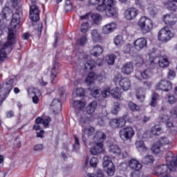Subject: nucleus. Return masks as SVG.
<instances>
[{"label":"nucleus","instance_id":"nucleus-1","mask_svg":"<svg viewBox=\"0 0 177 177\" xmlns=\"http://www.w3.org/2000/svg\"><path fill=\"white\" fill-rule=\"evenodd\" d=\"M167 165H162L155 167V175L161 176L164 174H169L175 171V167H177V156H174L172 151H169L165 156Z\"/></svg>","mask_w":177,"mask_h":177},{"label":"nucleus","instance_id":"nucleus-2","mask_svg":"<svg viewBox=\"0 0 177 177\" xmlns=\"http://www.w3.org/2000/svg\"><path fill=\"white\" fill-rule=\"evenodd\" d=\"M138 24L142 34H147L153 30V21L146 17H142Z\"/></svg>","mask_w":177,"mask_h":177},{"label":"nucleus","instance_id":"nucleus-3","mask_svg":"<svg viewBox=\"0 0 177 177\" xmlns=\"http://www.w3.org/2000/svg\"><path fill=\"white\" fill-rule=\"evenodd\" d=\"M17 37H19L17 30L8 28L7 41L4 44L5 48L8 49V50H12L13 49V45L16 42V39H17Z\"/></svg>","mask_w":177,"mask_h":177},{"label":"nucleus","instance_id":"nucleus-4","mask_svg":"<svg viewBox=\"0 0 177 177\" xmlns=\"http://www.w3.org/2000/svg\"><path fill=\"white\" fill-rule=\"evenodd\" d=\"M135 136V130L131 127H126L121 129L119 131V136L124 142L131 140Z\"/></svg>","mask_w":177,"mask_h":177},{"label":"nucleus","instance_id":"nucleus-5","mask_svg":"<svg viewBox=\"0 0 177 177\" xmlns=\"http://www.w3.org/2000/svg\"><path fill=\"white\" fill-rule=\"evenodd\" d=\"M37 1L38 0H31L29 17L32 21H38V20H39V8L37 6Z\"/></svg>","mask_w":177,"mask_h":177},{"label":"nucleus","instance_id":"nucleus-6","mask_svg":"<svg viewBox=\"0 0 177 177\" xmlns=\"http://www.w3.org/2000/svg\"><path fill=\"white\" fill-rule=\"evenodd\" d=\"M172 37H174V34L167 27L162 28L158 35V38L161 42H168Z\"/></svg>","mask_w":177,"mask_h":177},{"label":"nucleus","instance_id":"nucleus-7","mask_svg":"<svg viewBox=\"0 0 177 177\" xmlns=\"http://www.w3.org/2000/svg\"><path fill=\"white\" fill-rule=\"evenodd\" d=\"M160 50H156L155 51H152L149 54V58L148 59V66L150 70H154L156 67H157V59L160 57Z\"/></svg>","mask_w":177,"mask_h":177},{"label":"nucleus","instance_id":"nucleus-8","mask_svg":"<svg viewBox=\"0 0 177 177\" xmlns=\"http://www.w3.org/2000/svg\"><path fill=\"white\" fill-rule=\"evenodd\" d=\"M156 89L157 91H164V92H169L172 89V83L168 80H160L156 85Z\"/></svg>","mask_w":177,"mask_h":177},{"label":"nucleus","instance_id":"nucleus-9","mask_svg":"<svg viewBox=\"0 0 177 177\" xmlns=\"http://www.w3.org/2000/svg\"><path fill=\"white\" fill-rule=\"evenodd\" d=\"M118 91V88H115L110 91V88L107 87L103 88L102 95L103 97H109V96L111 95V96L115 97V99H120V97H121V93H120Z\"/></svg>","mask_w":177,"mask_h":177},{"label":"nucleus","instance_id":"nucleus-10","mask_svg":"<svg viewBox=\"0 0 177 177\" xmlns=\"http://www.w3.org/2000/svg\"><path fill=\"white\" fill-rule=\"evenodd\" d=\"M163 21L167 27L171 28L176 24V15H174L173 13L167 14L163 16Z\"/></svg>","mask_w":177,"mask_h":177},{"label":"nucleus","instance_id":"nucleus-11","mask_svg":"<svg viewBox=\"0 0 177 177\" xmlns=\"http://www.w3.org/2000/svg\"><path fill=\"white\" fill-rule=\"evenodd\" d=\"M12 19L10 24V28L8 29L11 30H19L20 28V15L15 12L12 15Z\"/></svg>","mask_w":177,"mask_h":177},{"label":"nucleus","instance_id":"nucleus-12","mask_svg":"<svg viewBox=\"0 0 177 177\" xmlns=\"http://www.w3.org/2000/svg\"><path fill=\"white\" fill-rule=\"evenodd\" d=\"M109 151L115 156H121L122 158H127V157H128V152L126 151H121V149L116 145H110Z\"/></svg>","mask_w":177,"mask_h":177},{"label":"nucleus","instance_id":"nucleus-13","mask_svg":"<svg viewBox=\"0 0 177 177\" xmlns=\"http://www.w3.org/2000/svg\"><path fill=\"white\" fill-rule=\"evenodd\" d=\"M138 15L139 10L133 7L128 8L124 12V17L127 20H135Z\"/></svg>","mask_w":177,"mask_h":177},{"label":"nucleus","instance_id":"nucleus-14","mask_svg":"<svg viewBox=\"0 0 177 177\" xmlns=\"http://www.w3.org/2000/svg\"><path fill=\"white\" fill-rule=\"evenodd\" d=\"M15 83V80L13 79H10L5 84L4 86V93L2 91L0 92L1 96H2L3 100H5L8 95L10 93V91H12V86H13V84Z\"/></svg>","mask_w":177,"mask_h":177},{"label":"nucleus","instance_id":"nucleus-15","mask_svg":"<svg viewBox=\"0 0 177 177\" xmlns=\"http://www.w3.org/2000/svg\"><path fill=\"white\" fill-rule=\"evenodd\" d=\"M115 1L114 0H103L102 3L97 6V10L99 12H104L106 9L114 7Z\"/></svg>","mask_w":177,"mask_h":177},{"label":"nucleus","instance_id":"nucleus-16","mask_svg":"<svg viewBox=\"0 0 177 177\" xmlns=\"http://www.w3.org/2000/svg\"><path fill=\"white\" fill-rule=\"evenodd\" d=\"M133 46L136 50L140 52L142 49H145L147 46V40L143 37L138 38L133 42Z\"/></svg>","mask_w":177,"mask_h":177},{"label":"nucleus","instance_id":"nucleus-17","mask_svg":"<svg viewBox=\"0 0 177 177\" xmlns=\"http://www.w3.org/2000/svg\"><path fill=\"white\" fill-rule=\"evenodd\" d=\"M95 133V128L93 127H88L82 130V142L86 147H88V142H86V138L85 136H92Z\"/></svg>","mask_w":177,"mask_h":177},{"label":"nucleus","instance_id":"nucleus-18","mask_svg":"<svg viewBox=\"0 0 177 177\" xmlns=\"http://www.w3.org/2000/svg\"><path fill=\"white\" fill-rule=\"evenodd\" d=\"M116 28H117V23L111 22L102 27V32L103 34H106V35L111 34V32H114Z\"/></svg>","mask_w":177,"mask_h":177},{"label":"nucleus","instance_id":"nucleus-19","mask_svg":"<svg viewBox=\"0 0 177 177\" xmlns=\"http://www.w3.org/2000/svg\"><path fill=\"white\" fill-rule=\"evenodd\" d=\"M125 124H127V121L124 118L112 119L109 122L112 128H122V127H125Z\"/></svg>","mask_w":177,"mask_h":177},{"label":"nucleus","instance_id":"nucleus-20","mask_svg":"<svg viewBox=\"0 0 177 177\" xmlns=\"http://www.w3.org/2000/svg\"><path fill=\"white\" fill-rule=\"evenodd\" d=\"M104 151V149H103V143L102 142H95L93 147L90 149V153L93 156H97V154H100Z\"/></svg>","mask_w":177,"mask_h":177},{"label":"nucleus","instance_id":"nucleus-21","mask_svg":"<svg viewBox=\"0 0 177 177\" xmlns=\"http://www.w3.org/2000/svg\"><path fill=\"white\" fill-rule=\"evenodd\" d=\"M121 72L125 75H129L133 73V63L127 62L123 64L121 68Z\"/></svg>","mask_w":177,"mask_h":177},{"label":"nucleus","instance_id":"nucleus-22","mask_svg":"<svg viewBox=\"0 0 177 177\" xmlns=\"http://www.w3.org/2000/svg\"><path fill=\"white\" fill-rule=\"evenodd\" d=\"M59 72V62H54L51 68V84H56V78Z\"/></svg>","mask_w":177,"mask_h":177},{"label":"nucleus","instance_id":"nucleus-23","mask_svg":"<svg viewBox=\"0 0 177 177\" xmlns=\"http://www.w3.org/2000/svg\"><path fill=\"white\" fill-rule=\"evenodd\" d=\"M91 35L93 42H100L102 41V34L97 29H93L91 31Z\"/></svg>","mask_w":177,"mask_h":177},{"label":"nucleus","instance_id":"nucleus-24","mask_svg":"<svg viewBox=\"0 0 177 177\" xmlns=\"http://www.w3.org/2000/svg\"><path fill=\"white\" fill-rule=\"evenodd\" d=\"M129 167L136 171H140L142 169V164L135 159L130 160Z\"/></svg>","mask_w":177,"mask_h":177},{"label":"nucleus","instance_id":"nucleus-25","mask_svg":"<svg viewBox=\"0 0 177 177\" xmlns=\"http://www.w3.org/2000/svg\"><path fill=\"white\" fill-rule=\"evenodd\" d=\"M158 59V66L162 68H165V67H168L169 66V61H168V58L165 56H161L159 53Z\"/></svg>","mask_w":177,"mask_h":177},{"label":"nucleus","instance_id":"nucleus-26","mask_svg":"<svg viewBox=\"0 0 177 177\" xmlns=\"http://www.w3.org/2000/svg\"><path fill=\"white\" fill-rule=\"evenodd\" d=\"M54 113H60L62 111V103L59 99H54L51 103Z\"/></svg>","mask_w":177,"mask_h":177},{"label":"nucleus","instance_id":"nucleus-27","mask_svg":"<svg viewBox=\"0 0 177 177\" xmlns=\"http://www.w3.org/2000/svg\"><path fill=\"white\" fill-rule=\"evenodd\" d=\"M119 85L123 91H129L131 88V80L127 77H123Z\"/></svg>","mask_w":177,"mask_h":177},{"label":"nucleus","instance_id":"nucleus-28","mask_svg":"<svg viewBox=\"0 0 177 177\" xmlns=\"http://www.w3.org/2000/svg\"><path fill=\"white\" fill-rule=\"evenodd\" d=\"M106 140V134L102 131L95 133L94 136V141L97 143H103Z\"/></svg>","mask_w":177,"mask_h":177},{"label":"nucleus","instance_id":"nucleus-29","mask_svg":"<svg viewBox=\"0 0 177 177\" xmlns=\"http://www.w3.org/2000/svg\"><path fill=\"white\" fill-rule=\"evenodd\" d=\"M96 109H97V102L93 101L86 106V113H88V114H93L96 111Z\"/></svg>","mask_w":177,"mask_h":177},{"label":"nucleus","instance_id":"nucleus-30","mask_svg":"<svg viewBox=\"0 0 177 177\" xmlns=\"http://www.w3.org/2000/svg\"><path fill=\"white\" fill-rule=\"evenodd\" d=\"M104 12L108 17H117V9L114 6L105 9Z\"/></svg>","mask_w":177,"mask_h":177},{"label":"nucleus","instance_id":"nucleus-31","mask_svg":"<svg viewBox=\"0 0 177 177\" xmlns=\"http://www.w3.org/2000/svg\"><path fill=\"white\" fill-rule=\"evenodd\" d=\"M73 107L75 111H81L85 109V102L81 100H76L73 102Z\"/></svg>","mask_w":177,"mask_h":177},{"label":"nucleus","instance_id":"nucleus-32","mask_svg":"<svg viewBox=\"0 0 177 177\" xmlns=\"http://www.w3.org/2000/svg\"><path fill=\"white\" fill-rule=\"evenodd\" d=\"M90 122L91 120L88 118L86 114L82 115L79 119V124L81 127H86Z\"/></svg>","mask_w":177,"mask_h":177},{"label":"nucleus","instance_id":"nucleus-33","mask_svg":"<svg viewBox=\"0 0 177 177\" xmlns=\"http://www.w3.org/2000/svg\"><path fill=\"white\" fill-rule=\"evenodd\" d=\"M12 50H9L8 48L5 47V44H3V48L0 49V60L1 62H3L6 57H8V55L6 53H10Z\"/></svg>","mask_w":177,"mask_h":177},{"label":"nucleus","instance_id":"nucleus-34","mask_svg":"<svg viewBox=\"0 0 177 177\" xmlns=\"http://www.w3.org/2000/svg\"><path fill=\"white\" fill-rule=\"evenodd\" d=\"M167 128L171 129L173 132H177V122L172 118L166 123Z\"/></svg>","mask_w":177,"mask_h":177},{"label":"nucleus","instance_id":"nucleus-35","mask_svg":"<svg viewBox=\"0 0 177 177\" xmlns=\"http://www.w3.org/2000/svg\"><path fill=\"white\" fill-rule=\"evenodd\" d=\"M102 53H103V48L102 46L97 45L93 48L91 53V55H93V56L97 57L100 56Z\"/></svg>","mask_w":177,"mask_h":177},{"label":"nucleus","instance_id":"nucleus-36","mask_svg":"<svg viewBox=\"0 0 177 177\" xmlns=\"http://www.w3.org/2000/svg\"><path fill=\"white\" fill-rule=\"evenodd\" d=\"M151 75H153V71L150 68H147L141 73V77L143 80H150Z\"/></svg>","mask_w":177,"mask_h":177},{"label":"nucleus","instance_id":"nucleus-37","mask_svg":"<svg viewBox=\"0 0 177 177\" xmlns=\"http://www.w3.org/2000/svg\"><path fill=\"white\" fill-rule=\"evenodd\" d=\"M136 147L139 151H147V148L145 146V142L143 140H138L136 142Z\"/></svg>","mask_w":177,"mask_h":177},{"label":"nucleus","instance_id":"nucleus-38","mask_svg":"<svg viewBox=\"0 0 177 177\" xmlns=\"http://www.w3.org/2000/svg\"><path fill=\"white\" fill-rule=\"evenodd\" d=\"M85 81H86V84L88 86H91V85H92V84H93V82L95 81V73L91 72V73H88Z\"/></svg>","mask_w":177,"mask_h":177},{"label":"nucleus","instance_id":"nucleus-39","mask_svg":"<svg viewBox=\"0 0 177 177\" xmlns=\"http://www.w3.org/2000/svg\"><path fill=\"white\" fill-rule=\"evenodd\" d=\"M154 161V158L153 156H145L142 160V164H145V165H151V163Z\"/></svg>","mask_w":177,"mask_h":177},{"label":"nucleus","instance_id":"nucleus-40","mask_svg":"<svg viewBox=\"0 0 177 177\" xmlns=\"http://www.w3.org/2000/svg\"><path fill=\"white\" fill-rule=\"evenodd\" d=\"M90 17H91L95 24H100V21H102V16L100 15L97 13L91 14Z\"/></svg>","mask_w":177,"mask_h":177},{"label":"nucleus","instance_id":"nucleus-41","mask_svg":"<svg viewBox=\"0 0 177 177\" xmlns=\"http://www.w3.org/2000/svg\"><path fill=\"white\" fill-rule=\"evenodd\" d=\"M162 132V128H161V127H160V125L158 124L155 125L151 129V133H153V135H155L156 136H158V135H161Z\"/></svg>","mask_w":177,"mask_h":177},{"label":"nucleus","instance_id":"nucleus-42","mask_svg":"<svg viewBox=\"0 0 177 177\" xmlns=\"http://www.w3.org/2000/svg\"><path fill=\"white\" fill-rule=\"evenodd\" d=\"M114 165V163L111 161V158L105 156L104 157V162H103V167L104 168H106L107 167L113 166Z\"/></svg>","mask_w":177,"mask_h":177},{"label":"nucleus","instance_id":"nucleus-43","mask_svg":"<svg viewBox=\"0 0 177 177\" xmlns=\"http://www.w3.org/2000/svg\"><path fill=\"white\" fill-rule=\"evenodd\" d=\"M12 13H13V12L12 11V10L10 9V8L6 6L3 10H2V14L3 16L4 17V19H8V17H9V16H12Z\"/></svg>","mask_w":177,"mask_h":177},{"label":"nucleus","instance_id":"nucleus-44","mask_svg":"<svg viewBox=\"0 0 177 177\" xmlns=\"http://www.w3.org/2000/svg\"><path fill=\"white\" fill-rule=\"evenodd\" d=\"M120 110H121V108L120 107V103L114 102L111 111V114H114L115 115H117Z\"/></svg>","mask_w":177,"mask_h":177},{"label":"nucleus","instance_id":"nucleus-45","mask_svg":"<svg viewBox=\"0 0 177 177\" xmlns=\"http://www.w3.org/2000/svg\"><path fill=\"white\" fill-rule=\"evenodd\" d=\"M165 6L169 10H172L173 12H175V10H176L177 9L176 4H175L174 1H167L165 3Z\"/></svg>","mask_w":177,"mask_h":177},{"label":"nucleus","instance_id":"nucleus-46","mask_svg":"<svg viewBox=\"0 0 177 177\" xmlns=\"http://www.w3.org/2000/svg\"><path fill=\"white\" fill-rule=\"evenodd\" d=\"M96 66V62L94 60H88L86 63L84 64V68L86 70H92L93 67Z\"/></svg>","mask_w":177,"mask_h":177},{"label":"nucleus","instance_id":"nucleus-47","mask_svg":"<svg viewBox=\"0 0 177 177\" xmlns=\"http://www.w3.org/2000/svg\"><path fill=\"white\" fill-rule=\"evenodd\" d=\"M148 12L152 17H154L157 13H158V10H157V8L154 6H149L148 7Z\"/></svg>","mask_w":177,"mask_h":177},{"label":"nucleus","instance_id":"nucleus-48","mask_svg":"<svg viewBox=\"0 0 177 177\" xmlns=\"http://www.w3.org/2000/svg\"><path fill=\"white\" fill-rule=\"evenodd\" d=\"M160 147H161V145L160 144V142H158L152 146L151 151L155 154H158V153L161 151Z\"/></svg>","mask_w":177,"mask_h":177},{"label":"nucleus","instance_id":"nucleus-49","mask_svg":"<svg viewBox=\"0 0 177 177\" xmlns=\"http://www.w3.org/2000/svg\"><path fill=\"white\" fill-rule=\"evenodd\" d=\"M86 37H88V35H85L82 36L80 39H77V45H79L80 46H84V45H85V44H86L88 41Z\"/></svg>","mask_w":177,"mask_h":177},{"label":"nucleus","instance_id":"nucleus-50","mask_svg":"<svg viewBox=\"0 0 177 177\" xmlns=\"http://www.w3.org/2000/svg\"><path fill=\"white\" fill-rule=\"evenodd\" d=\"M115 59H117V56H115V55H114V54L109 55L106 57V63H108V64L111 66V65L114 64V63L115 62Z\"/></svg>","mask_w":177,"mask_h":177},{"label":"nucleus","instance_id":"nucleus-51","mask_svg":"<svg viewBox=\"0 0 177 177\" xmlns=\"http://www.w3.org/2000/svg\"><path fill=\"white\" fill-rule=\"evenodd\" d=\"M65 13H68V12H71L73 10V4L70 0H66L64 6Z\"/></svg>","mask_w":177,"mask_h":177},{"label":"nucleus","instance_id":"nucleus-52","mask_svg":"<svg viewBox=\"0 0 177 177\" xmlns=\"http://www.w3.org/2000/svg\"><path fill=\"white\" fill-rule=\"evenodd\" d=\"M124 77H122V75L121 73H117L113 77V82L120 85Z\"/></svg>","mask_w":177,"mask_h":177},{"label":"nucleus","instance_id":"nucleus-53","mask_svg":"<svg viewBox=\"0 0 177 177\" xmlns=\"http://www.w3.org/2000/svg\"><path fill=\"white\" fill-rule=\"evenodd\" d=\"M166 99H167V102L170 104H174L176 103V102H177V98L175 97V95H174L172 94H168L166 97Z\"/></svg>","mask_w":177,"mask_h":177},{"label":"nucleus","instance_id":"nucleus-54","mask_svg":"<svg viewBox=\"0 0 177 177\" xmlns=\"http://www.w3.org/2000/svg\"><path fill=\"white\" fill-rule=\"evenodd\" d=\"M89 30V24L88 22H84L82 24L81 32L83 34H86Z\"/></svg>","mask_w":177,"mask_h":177},{"label":"nucleus","instance_id":"nucleus-55","mask_svg":"<svg viewBox=\"0 0 177 177\" xmlns=\"http://www.w3.org/2000/svg\"><path fill=\"white\" fill-rule=\"evenodd\" d=\"M75 95L76 96H80V97L85 96V91L82 88H79L76 90L75 93H73V96L74 97H75Z\"/></svg>","mask_w":177,"mask_h":177},{"label":"nucleus","instance_id":"nucleus-56","mask_svg":"<svg viewBox=\"0 0 177 177\" xmlns=\"http://www.w3.org/2000/svg\"><path fill=\"white\" fill-rule=\"evenodd\" d=\"M102 92L103 91H102L99 88H93V90H91V95L93 97H99V96H100V93H102Z\"/></svg>","mask_w":177,"mask_h":177},{"label":"nucleus","instance_id":"nucleus-57","mask_svg":"<svg viewBox=\"0 0 177 177\" xmlns=\"http://www.w3.org/2000/svg\"><path fill=\"white\" fill-rule=\"evenodd\" d=\"M122 42H124L122 40V36L118 35L114 38V44L116 45V46H120L122 44Z\"/></svg>","mask_w":177,"mask_h":177},{"label":"nucleus","instance_id":"nucleus-58","mask_svg":"<svg viewBox=\"0 0 177 177\" xmlns=\"http://www.w3.org/2000/svg\"><path fill=\"white\" fill-rule=\"evenodd\" d=\"M162 122H165V124H167L169 120H171L172 118H171L168 114L163 113L160 117Z\"/></svg>","mask_w":177,"mask_h":177},{"label":"nucleus","instance_id":"nucleus-59","mask_svg":"<svg viewBox=\"0 0 177 177\" xmlns=\"http://www.w3.org/2000/svg\"><path fill=\"white\" fill-rule=\"evenodd\" d=\"M106 168V174L109 175V176H113L115 172V167H114V165L112 166H108Z\"/></svg>","mask_w":177,"mask_h":177},{"label":"nucleus","instance_id":"nucleus-60","mask_svg":"<svg viewBox=\"0 0 177 177\" xmlns=\"http://www.w3.org/2000/svg\"><path fill=\"white\" fill-rule=\"evenodd\" d=\"M73 147L75 151H78V150H80V140L77 136H75V143L73 145Z\"/></svg>","mask_w":177,"mask_h":177},{"label":"nucleus","instance_id":"nucleus-61","mask_svg":"<svg viewBox=\"0 0 177 177\" xmlns=\"http://www.w3.org/2000/svg\"><path fill=\"white\" fill-rule=\"evenodd\" d=\"M129 107L132 111H139V106L132 102L129 103Z\"/></svg>","mask_w":177,"mask_h":177},{"label":"nucleus","instance_id":"nucleus-62","mask_svg":"<svg viewBox=\"0 0 177 177\" xmlns=\"http://www.w3.org/2000/svg\"><path fill=\"white\" fill-rule=\"evenodd\" d=\"M99 162V159L96 157H93L90 160V165L93 168H96L97 163Z\"/></svg>","mask_w":177,"mask_h":177},{"label":"nucleus","instance_id":"nucleus-63","mask_svg":"<svg viewBox=\"0 0 177 177\" xmlns=\"http://www.w3.org/2000/svg\"><path fill=\"white\" fill-rule=\"evenodd\" d=\"M171 114V118L173 120H175V121L177 122V109H174L170 111Z\"/></svg>","mask_w":177,"mask_h":177},{"label":"nucleus","instance_id":"nucleus-64","mask_svg":"<svg viewBox=\"0 0 177 177\" xmlns=\"http://www.w3.org/2000/svg\"><path fill=\"white\" fill-rule=\"evenodd\" d=\"M140 170H133L131 174H130V176L131 177H139L140 175Z\"/></svg>","mask_w":177,"mask_h":177}]
</instances>
